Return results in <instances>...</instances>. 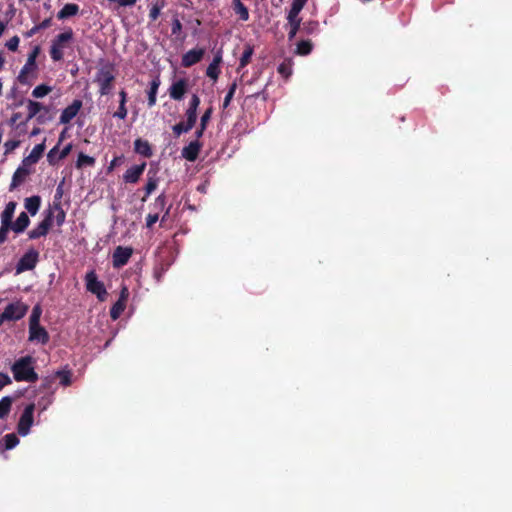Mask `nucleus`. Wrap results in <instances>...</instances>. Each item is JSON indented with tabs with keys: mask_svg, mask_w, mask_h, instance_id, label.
Here are the masks:
<instances>
[{
	"mask_svg": "<svg viewBox=\"0 0 512 512\" xmlns=\"http://www.w3.org/2000/svg\"><path fill=\"white\" fill-rule=\"evenodd\" d=\"M34 362V358L30 355L17 359L11 366L15 381L35 383L39 377L35 372Z\"/></svg>",
	"mask_w": 512,
	"mask_h": 512,
	"instance_id": "obj_1",
	"label": "nucleus"
},
{
	"mask_svg": "<svg viewBox=\"0 0 512 512\" xmlns=\"http://www.w3.org/2000/svg\"><path fill=\"white\" fill-rule=\"evenodd\" d=\"M74 40V33L71 28L58 34L50 46V56L53 61L58 62L64 58L65 51L71 47Z\"/></svg>",
	"mask_w": 512,
	"mask_h": 512,
	"instance_id": "obj_2",
	"label": "nucleus"
},
{
	"mask_svg": "<svg viewBox=\"0 0 512 512\" xmlns=\"http://www.w3.org/2000/svg\"><path fill=\"white\" fill-rule=\"evenodd\" d=\"M29 306L21 301H15L9 303L0 313V327L6 322H15L22 319L27 311Z\"/></svg>",
	"mask_w": 512,
	"mask_h": 512,
	"instance_id": "obj_3",
	"label": "nucleus"
},
{
	"mask_svg": "<svg viewBox=\"0 0 512 512\" xmlns=\"http://www.w3.org/2000/svg\"><path fill=\"white\" fill-rule=\"evenodd\" d=\"M114 80L115 76L109 67H103L97 72L95 82L99 87L100 95H108L112 91Z\"/></svg>",
	"mask_w": 512,
	"mask_h": 512,
	"instance_id": "obj_4",
	"label": "nucleus"
},
{
	"mask_svg": "<svg viewBox=\"0 0 512 512\" xmlns=\"http://www.w3.org/2000/svg\"><path fill=\"white\" fill-rule=\"evenodd\" d=\"M35 411V404L31 403L28 404L23 413L20 416L18 425H17V431L21 436H26L31 426L33 425V415Z\"/></svg>",
	"mask_w": 512,
	"mask_h": 512,
	"instance_id": "obj_5",
	"label": "nucleus"
},
{
	"mask_svg": "<svg viewBox=\"0 0 512 512\" xmlns=\"http://www.w3.org/2000/svg\"><path fill=\"white\" fill-rule=\"evenodd\" d=\"M302 9H303V7L299 6L298 4L292 3L291 9L287 16L288 25L290 27V31L288 33L289 40H292L296 36V34L299 30L300 23H301V18L299 17V13L301 12Z\"/></svg>",
	"mask_w": 512,
	"mask_h": 512,
	"instance_id": "obj_6",
	"label": "nucleus"
},
{
	"mask_svg": "<svg viewBox=\"0 0 512 512\" xmlns=\"http://www.w3.org/2000/svg\"><path fill=\"white\" fill-rule=\"evenodd\" d=\"M40 53V47L35 46L33 50L28 55L27 61L25 65L22 67L20 74H19V80L20 82H26L27 77L29 74L33 73L36 70V58Z\"/></svg>",
	"mask_w": 512,
	"mask_h": 512,
	"instance_id": "obj_7",
	"label": "nucleus"
},
{
	"mask_svg": "<svg viewBox=\"0 0 512 512\" xmlns=\"http://www.w3.org/2000/svg\"><path fill=\"white\" fill-rule=\"evenodd\" d=\"M189 87L188 80L181 78L173 81L169 88V95L173 100L180 101L183 99Z\"/></svg>",
	"mask_w": 512,
	"mask_h": 512,
	"instance_id": "obj_8",
	"label": "nucleus"
},
{
	"mask_svg": "<svg viewBox=\"0 0 512 512\" xmlns=\"http://www.w3.org/2000/svg\"><path fill=\"white\" fill-rule=\"evenodd\" d=\"M129 298V290H121L118 300L113 304L110 309V317L112 320H117L124 312Z\"/></svg>",
	"mask_w": 512,
	"mask_h": 512,
	"instance_id": "obj_9",
	"label": "nucleus"
},
{
	"mask_svg": "<svg viewBox=\"0 0 512 512\" xmlns=\"http://www.w3.org/2000/svg\"><path fill=\"white\" fill-rule=\"evenodd\" d=\"M49 339H50V337H49L47 330L40 324L29 326L28 340L30 342H38L41 344H47L49 342Z\"/></svg>",
	"mask_w": 512,
	"mask_h": 512,
	"instance_id": "obj_10",
	"label": "nucleus"
},
{
	"mask_svg": "<svg viewBox=\"0 0 512 512\" xmlns=\"http://www.w3.org/2000/svg\"><path fill=\"white\" fill-rule=\"evenodd\" d=\"M38 256V252L33 249L26 252L18 262V271L33 269L38 261Z\"/></svg>",
	"mask_w": 512,
	"mask_h": 512,
	"instance_id": "obj_11",
	"label": "nucleus"
},
{
	"mask_svg": "<svg viewBox=\"0 0 512 512\" xmlns=\"http://www.w3.org/2000/svg\"><path fill=\"white\" fill-rule=\"evenodd\" d=\"M82 107L81 100H74L69 106H67L61 113L59 121L61 124H68L78 114Z\"/></svg>",
	"mask_w": 512,
	"mask_h": 512,
	"instance_id": "obj_12",
	"label": "nucleus"
},
{
	"mask_svg": "<svg viewBox=\"0 0 512 512\" xmlns=\"http://www.w3.org/2000/svg\"><path fill=\"white\" fill-rule=\"evenodd\" d=\"M132 255V249L128 247H117L113 253V265L114 267L124 266Z\"/></svg>",
	"mask_w": 512,
	"mask_h": 512,
	"instance_id": "obj_13",
	"label": "nucleus"
},
{
	"mask_svg": "<svg viewBox=\"0 0 512 512\" xmlns=\"http://www.w3.org/2000/svg\"><path fill=\"white\" fill-rule=\"evenodd\" d=\"M165 207V196L159 195L154 203V208L157 210L154 213H149L146 217V227L151 229L153 225L159 220V211H162Z\"/></svg>",
	"mask_w": 512,
	"mask_h": 512,
	"instance_id": "obj_14",
	"label": "nucleus"
},
{
	"mask_svg": "<svg viewBox=\"0 0 512 512\" xmlns=\"http://www.w3.org/2000/svg\"><path fill=\"white\" fill-rule=\"evenodd\" d=\"M204 53L205 50L202 48L189 50L182 56V65L184 67H190L198 63L204 56Z\"/></svg>",
	"mask_w": 512,
	"mask_h": 512,
	"instance_id": "obj_15",
	"label": "nucleus"
},
{
	"mask_svg": "<svg viewBox=\"0 0 512 512\" xmlns=\"http://www.w3.org/2000/svg\"><path fill=\"white\" fill-rule=\"evenodd\" d=\"M51 216H45V218L29 232L30 239H37L45 236L51 228Z\"/></svg>",
	"mask_w": 512,
	"mask_h": 512,
	"instance_id": "obj_16",
	"label": "nucleus"
},
{
	"mask_svg": "<svg viewBox=\"0 0 512 512\" xmlns=\"http://www.w3.org/2000/svg\"><path fill=\"white\" fill-rule=\"evenodd\" d=\"M146 167V163H142L141 165H135L126 170L123 175V180L126 183H136L141 175L143 174Z\"/></svg>",
	"mask_w": 512,
	"mask_h": 512,
	"instance_id": "obj_17",
	"label": "nucleus"
},
{
	"mask_svg": "<svg viewBox=\"0 0 512 512\" xmlns=\"http://www.w3.org/2000/svg\"><path fill=\"white\" fill-rule=\"evenodd\" d=\"M46 216H51V225L55 222L56 225L61 226L65 222L66 214L62 209L60 203H54L48 210Z\"/></svg>",
	"mask_w": 512,
	"mask_h": 512,
	"instance_id": "obj_18",
	"label": "nucleus"
},
{
	"mask_svg": "<svg viewBox=\"0 0 512 512\" xmlns=\"http://www.w3.org/2000/svg\"><path fill=\"white\" fill-rule=\"evenodd\" d=\"M201 143L198 140L191 141L182 150V156L188 161H195L201 149Z\"/></svg>",
	"mask_w": 512,
	"mask_h": 512,
	"instance_id": "obj_19",
	"label": "nucleus"
},
{
	"mask_svg": "<svg viewBox=\"0 0 512 512\" xmlns=\"http://www.w3.org/2000/svg\"><path fill=\"white\" fill-rule=\"evenodd\" d=\"M222 62V54L221 51H218L214 56L212 62L209 64L206 70V75L213 79L217 80L220 74V63Z\"/></svg>",
	"mask_w": 512,
	"mask_h": 512,
	"instance_id": "obj_20",
	"label": "nucleus"
},
{
	"mask_svg": "<svg viewBox=\"0 0 512 512\" xmlns=\"http://www.w3.org/2000/svg\"><path fill=\"white\" fill-rule=\"evenodd\" d=\"M30 220L25 212H21L15 222H12V231L19 234L22 233L29 225Z\"/></svg>",
	"mask_w": 512,
	"mask_h": 512,
	"instance_id": "obj_21",
	"label": "nucleus"
},
{
	"mask_svg": "<svg viewBox=\"0 0 512 512\" xmlns=\"http://www.w3.org/2000/svg\"><path fill=\"white\" fill-rule=\"evenodd\" d=\"M19 443V438L14 433L6 434L3 440L0 441V453L11 450Z\"/></svg>",
	"mask_w": 512,
	"mask_h": 512,
	"instance_id": "obj_22",
	"label": "nucleus"
},
{
	"mask_svg": "<svg viewBox=\"0 0 512 512\" xmlns=\"http://www.w3.org/2000/svg\"><path fill=\"white\" fill-rule=\"evenodd\" d=\"M41 205V198L40 196H31L25 199L24 206L25 209L32 215H36L39 211Z\"/></svg>",
	"mask_w": 512,
	"mask_h": 512,
	"instance_id": "obj_23",
	"label": "nucleus"
},
{
	"mask_svg": "<svg viewBox=\"0 0 512 512\" xmlns=\"http://www.w3.org/2000/svg\"><path fill=\"white\" fill-rule=\"evenodd\" d=\"M159 179L156 176V172L149 171L147 174V184L145 186L146 194L143 197V201H146L147 197L157 188Z\"/></svg>",
	"mask_w": 512,
	"mask_h": 512,
	"instance_id": "obj_24",
	"label": "nucleus"
},
{
	"mask_svg": "<svg viewBox=\"0 0 512 512\" xmlns=\"http://www.w3.org/2000/svg\"><path fill=\"white\" fill-rule=\"evenodd\" d=\"M135 152L145 156L150 157L152 155V149L148 141L142 139H136L134 142Z\"/></svg>",
	"mask_w": 512,
	"mask_h": 512,
	"instance_id": "obj_25",
	"label": "nucleus"
},
{
	"mask_svg": "<svg viewBox=\"0 0 512 512\" xmlns=\"http://www.w3.org/2000/svg\"><path fill=\"white\" fill-rule=\"evenodd\" d=\"M160 86L159 78H155L150 82V87L148 91V106L153 107L157 101V93Z\"/></svg>",
	"mask_w": 512,
	"mask_h": 512,
	"instance_id": "obj_26",
	"label": "nucleus"
},
{
	"mask_svg": "<svg viewBox=\"0 0 512 512\" xmlns=\"http://www.w3.org/2000/svg\"><path fill=\"white\" fill-rule=\"evenodd\" d=\"M45 150V143H40L34 146L30 154L25 158V162L34 164L38 162Z\"/></svg>",
	"mask_w": 512,
	"mask_h": 512,
	"instance_id": "obj_27",
	"label": "nucleus"
},
{
	"mask_svg": "<svg viewBox=\"0 0 512 512\" xmlns=\"http://www.w3.org/2000/svg\"><path fill=\"white\" fill-rule=\"evenodd\" d=\"M73 373L70 369H62L55 372V377L59 379L60 384L64 387L72 384Z\"/></svg>",
	"mask_w": 512,
	"mask_h": 512,
	"instance_id": "obj_28",
	"label": "nucleus"
},
{
	"mask_svg": "<svg viewBox=\"0 0 512 512\" xmlns=\"http://www.w3.org/2000/svg\"><path fill=\"white\" fill-rule=\"evenodd\" d=\"M232 6H233L234 12L239 16L240 20L247 21L249 19L248 9L241 2V0H233Z\"/></svg>",
	"mask_w": 512,
	"mask_h": 512,
	"instance_id": "obj_29",
	"label": "nucleus"
},
{
	"mask_svg": "<svg viewBox=\"0 0 512 512\" xmlns=\"http://www.w3.org/2000/svg\"><path fill=\"white\" fill-rule=\"evenodd\" d=\"M79 6L73 3L65 4L64 7L58 12L59 19H65L74 16L78 13Z\"/></svg>",
	"mask_w": 512,
	"mask_h": 512,
	"instance_id": "obj_30",
	"label": "nucleus"
},
{
	"mask_svg": "<svg viewBox=\"0 0 512 512\" xmlns=\"http://www.w3.org/2000/svg\"><path fill=\"white\" fill-rule=\"evenodd\" d=\"M26 107H27V112H28V114H27L28 119H32V118L36 117L40 111L46 110V108L41 103L33 101V100H28Z\"/></svg>",
	"mask_w": 512,
	"mask_h": 512,
	"instance_id": "obj_31",
	"label": "nucleus"
},
{
	"mask_svg": "<svg viewBox=\"0 0 512 512\" xmlns=\"http://www.w3.org/2000/svg\"><path fill=\"white\" fill-rule=\"evenodd\" d=\"M95 164V159L91 156H88L84 153H79L78 155V159L76 161V167L78 169H82L83 167H86V166H94Z\"/></svg>",
	"mask_w": 512,
	"mask_h": 512,
	"instance_id": "obj_32",
	"label": "nucleus"
},
{
	"mask_svg": "<svg viewBox=\"0 0 512 512\" xmlns=\"http://www.w3.org/2000/svg\"><path fill=\"white\" fill-rule=\"evenodd\" d=\"M11 406H12V398L11 397L6 396L0 400V419L5 418L9 414V412L11 410Z\"/></svg>",
	"mask_w": 512,
	"mask_h": 512,
	"instance_id": "obj_33",
	"label": "nucleus"
},
{
	"mask_svg": "<svg viewBox=\"0 0 512 512\" xmlns=\"http://www.w3.org/2000/svg\"><path fill=\"white\" fill-rule=\"evenodd\" d=\"M25 174H26L25 170H23L21 168H18L15 171L13 178H12V182L10 184V190L15 189L23 182Z\"/></svg>",
	"mask_w": 512,
	"mask_h": 512,
	"instance_id": "obj_34",
	"label": "nucleus"
},
{
	"mask_svg": "<svg viewBox=\"0 0 512 512\" xmlns=\"http://www.w3.org/2000/svg\"><path fill=\"white\" fill-rule=\"evenodd\" d=\"M52 91V88L48 85L41 84L36 86L32 91L34 98H43Z\"/></svg>",
	"mask_w": 512,
	"mask_h": 512,
	"instance_id": "obj_35",
	"label": "nucleus"
},
{
	"mask_svg": "<svg viewBox=\"0 0 512 512\" xmlns=\"http://www.w3.org/2000/svg\"><path fill=\"white\" fill-rule=\"evenodd\" d=\"M42 314V309L40 305H35L32 309V313L29 318V326L40 324V317Z\"/></svg>",
	"mask_w": 512,
	"mask_h": 512,
	"instance_id": "obj_36",
	"label": "nucleus"
},
{
	"mask_svg": "<svg viewBox=\"0 0 512 512\" xmlns=\"http://www.w3.org/2000/svg\"><path fill=\"white\" fill-rule=\"evenodd\" d=\"M312 50V43L310 41H301L297 45L296 53L298 55H308Z\"/></svg>",
	"mask_w": 512,
	"mask_h": 512,
	"instance_id": "obj_37",
	"label": "nucleus"
},
{
	"mask_svg": "<svg viewBox=\"0 0 512 512\" xmlns=\"http://www.w3.org/2000/svg\"><path fill=\"white\" fill-rule=\"evenodd\" d=\"M278 72L282 76L288 78L292 74V61L286 60L283 63H281L278 67Z\"/></svg>",
	"mask_w": 512,
	"mask_h": 512,
	"instance_id": "obj_38",
	"label": "nucleus"
},
{
	"mask_svg": "<svg viewBox=\"0 0 512 512\" xmlns=\"http://www.w3.org/2000/svg\"><path fill=\"white\" fill-rule=\"evenodd\" d=\"M253 52V48L250 45L245 47V50L240 58V68L245 67L250 62Z\"/></svg>",
	"mask_w": 512,
	"mask_h": 512,
	"instance_id": "obj_39",
	"label": "nucleus"
},
{
	"mask_svg": "<svg viewBox=\"0 0 512 512\" xmlns=\"http://www.w3.org/2000/svg\"><path fill=\"white\" fill-rule=\"evenodd\" d=\"M192 128L193 127L189 126V124L187 122L186 123L180 122V123L174 125L172 129L176 136H180L182 133L188 132Z\"/></svg>",
	"mask_w": 512,
	"mask_h": 512,
	"instance_id": "obj_40",
	"label": "nucleus"
},
{
	"mask_svg": "<svg viewBox=\"0 0 512 512\" xmlns=\"http://www.w3.org/2000/svg\"><path fill=\"white\" fill-rule=\"evenodd\" d=\"M213 113V108L209 107L201 116L200 125L202 126V130H205Z\"/></svg>",
	"mask_w": 512,
	"mask_h": 512,
	"instance_id": "obj_41",
	"label": "nucleus"
},
{
	"mask_svg": "<svg viewBox=\"0 0 512 512\" xmlns=\"http://www.w3.org/2000/svg\"><path fill=\"white\" fill-rule=\"evenodd\" d=\"M185 116H186V122L189 124V126L194 127L195 123L197 121V111L187 108V110L185 112Z\"/></svg>",
	"mask_w": 512,
	"mask_h": 512,
	"instance_id": "obj_42",
	"label": "nucleus"
},
{
	"mask_svg": "<svg viewBox=\"0 0 512 512\" xmlns=\"http://www.w3.org/2000/svg\"><path fill=\"white\" fill-rule=\"evenodd\" d=\"M19 43V37L13 36L6 42L5 46L7 47L8 50L15 52L18 49Z\"/></svg>",
	"mask_w": 512,
	"mask_h": 512,
	"instance_id": "obj_43",
	"label": "nucleus"
},
{
	"mask_svg": "<svg viewBox=\"0 0 512 512\" xmlns=\"http://www.w3.org/2000/svg\"><path fill=\"white\" fill-rule=\"evenodd\" d=\"M128 110L126 108V104L119 103L118 110L113 114L115 118L124 120L127 117Z\"/></svg>",
	"mask_w": 512,
	"mask_h": 512,
	"instance_id": "obj_44",
	"label": "nucleus"
},
{
	"mask_svg": "<svg viewBox=\"0 0 512 512\" xmlns=\"http://www.w3.org/2000/svg\"><path fill=\"white\" fill-rule=\"evenodd\" d=\"M235 90H236V84L233 83L227 93V95L225 96L224 98V101H223V108H227L234 96V93H235Z\"/></svg>",
	"mask_w": 512,
	"mask_h": 512,
	"instance_id": "obj_45",
	"label": "nucleus"
},
{
	"mask_svg": "<svg viewBox=\"0 0 512 512\" xmlns=\"http://www.w3.org/2000/svg\"><path fill=\"white\" fill-rule=\"evenodd\" d=\"M13 216H14V214H12V213H10L8 211L3 210L2 213H1V216H0L1 224H4L5 226L6 225H10L11 226V224L13 222L12 221Z\"/></svg>",
	"mask_w": 512,
	"mask_h": 512,
	"instance_id": "obj_46",
	"label": "nucleus"
},
{
	"mask_svg": "<svg viewBox=\"0 0 512 512\" xmlns=\"http://www.w3.org/2000/svg\"><path fill=\"white\" fill-rule=\"evenodd\" d=\"M12 230L10 225L1 224L0 226V244L4 243L7 239L8 232Z\"/></svg>",
	"mask_w": 512,
	"mask_h": 512,
	"instance_id": "obj_47",
	"label": "nucleus"
},
{
	"mask_svg": "<svg viewBox=\"0 0 512 512\" xmlns=\"http://www.w3.org/2000/svg\"><path fill=\"white\" fill-rule=\"evenodd\" d=\"M200 105V98L197 94H193L191 96V99L189 101L188 109L196 110L198 109Z\"/></svg>",
	"mask_w": 512,
	"mask_h": 512,
	"instance_id": "obj_48",
	"label": "nucleus"
},
{
	"mask_svg": "<svg viewBox=\"0 0 512 512\" xmlns=\"http://www.w3.org/2000/svg\"><path fill=\"white\" fill-rule=\"evenodd\" d=\"M9 384H11V378L9 377V375L6 373L0 372V390Z\"/></svg>",
	"mask_w": 512,
	"mask_h": 512,
	"instance_id": "obj_49",
	"label": "nucleus"
},
{
	"mask_svg": "<svg viewBox=\"0 0 512 512\" xmlns=\"http://www.w3.org/2000/svg\"><path fill=\"white\" fill-rule=\"evenodd\" d=\"M91 292L95 293L98 300L103 302L108 297V290H90Z\"/></svg>",
	"mask_w": 512,
	"mask_h": 512,
	"instance_id": "obj_50",
	"label": "nucleus"
},
{
	"mask_svg": "<svg viewBox=\"0 0 512 512\" xmlns=\"http://www.w3.org/2000/svg\"><path fill=\"white\" fill-rule=\"evenodd\" d=\"M71 149H72V144H68L66 145L62 150L61 152L59 153V156H58V159H64L66 158L69 153L71 152Z\"/></svg>",
	"mask_w": 512,
	"mask_h": 512,
	"instance_id": "obj_51",
	"label": "nucleus"
},
{
	"mask_svg": "<svg viewBox=\"0 0 512 512\" xmlns=\"http://www.w3.org/2000/svg\"><path fill=\"white\" fill-rule=\"evenodd\" d=\"M87 279V288H95L94 282L96 280V275L93 272H90L86 276Z\"/></svg>",
	"mask_w": 512,
	"mask_h": 512,
	"instance_id": "obj_52",
	"label": "nucleus"
},
{
	"mask_svg": "<svg viewBox=\"0 0 512 512\" xmlns=\"http://www.w3.org/2000/svg\"><path fill=\"white\" fill-rule=\"evenodd\" d=\"M160 14V9L157 7V6H153L151 9H150V12H149V17L151 20H156L158 18Z\"/></svg>",
	"mask_w": 512,
	"mask_h": 512,
	"instance_id": "obj_53",
	"label": "nucleus"
},
{
	"mask_svg": "<svg viewBox=\"0 0 512 512\" xmlns=\"http://www.w3.org/2000/svg\"><path fill=\"white\" fill-rule=\"evenodd\" d=\"M16 206H17L16 202L10 201L6 204L4 210L14 214L15 210H16Z\"/></svg>",
	"mask_w": 512,
	"mask_h": 512,
	"instance_id": "obj_54",
	"label": "nucleus"
},
{
	"mask_svg": "<svg viewBox=\"0 0 512 512\" xmlns=\"http://www.w3.org/2000/svg\"><path fill=\"white\" fill-rule=\"evenodd\" d=\"M53 383V379L52 378H49V377H46L44 380H43V383L41 385V387L43 389H49L51 387Z\"/></svg>",
	"mask_w": 512,
	"mask_h": 512,
	"instance_id": "obj_55",
	"label": "nucleus"
},
{
	"mask_svg": "<svg viewBox=\"0 0 512 512\" xmlns=\"http://www.w3.org/2000/svg\"><path fill=\"white\" fill-rule=\"evenodd\" d=\"M56 153H57V147H54L53 149H51L48 153V160L50 163H53L54 162V159H55V156H56Z\"/></svg>",
	"mask_w": 512,
	"mask_h": 512,
	"instance_id": "obj_56",
	"label": "nucleus"
},
{
	"mask_svg": "<svg viewBox=\"0 0 512 512\" xmlns=\"http://www.w3.org/2000/svg\"><path fill=\"white\" fill-rule=\"evenodd\" d=\"M38 31H39V27L34 26V27H32L29 31H27V32L25 33V36H26L27 38H30V37H32L33 35H35Z\"/></svg>",
	"mask_w": 512,
	"mask_h": 512,
	"instance_id": "obj_57",
	"label": "nucleus"
},
{
	"mask_svg": "<svg viewBox=\"0 0 512 512\" xmlns=\"http://www.w3.org/2000/svg\"><path fill=\"white\" fill-rule=\"evenodd\" d=\"M119 97H120V102L119 103L126 104V102H127V93L125 92V90H121L119 92Z\"/></svg>",
	"mask_w": 512,
	"mask_h": 512,
	"instance_id": "obj_58",
	"label": "nucleus"
},
{
	"mask_svg": "<svg viewBox=\"0 0 512 512\" xmlns=\"http://www.w3.org/2000/svg\"><path fill=\"white\" fill-rule=\"evenodd\" d=\"M36 26L39 27V30L45 29L50 26V19H45L39 25H36Z\"/></svg>",
	"mask_w": 512,
	"mask_h": 512,
	"instance_id": "obj_59",
	"label": "nucleus"
},
{
	"mask_svg": "<svg viewBox=\"0 0 512 512\" xmlns=\"http://www.w3.org/2000/svg\"><path fill=\"white\" fill-rule=\"evenodd\" d=\"M307 0H293V4H298L299 6L301 7H304L305 4H306Z\"/></svg>",
	"mask_w": 512,
	"mask_h": 512,
	"instance_id": "obj_60",
	"label": "nucleus"
},
{
	"mask_svg": "<svg viewBox=\"0 0 512 512\" xmlns=\"http://www.w3.org/2000/svg\"><path fill=\"white\" fill-rule=\"evenodd\" d=\"M204 131H205V130H202V126L200 125L199 129H197V131L195 132L196 137H197V138L202 137V135H203Z\"/></svg>",
	"mask_w": 512,
	"mask_h": 512,
	"instance_id": "obj_61",
	"label": "nucleus"
},
{
	"mask_svg": "<svg viewBox=\"0 0 512 512\" xmlns=\"http://www.w3.org/2000/svg\"><path fill=\"white\" fill-rule=\"evenodd\" d=\"M5 63V59L3 57V53L0 51V71L3 69Z\"/></svg>",
	"mask_w": 512,
	"mask_h": 512,
	"instance_id": "obj_62",
	"label": "nucleus"
},
{
	"mask_svg": "<svg viewBox=\"0 0 512 512\" xmlns=\"http://www.w3.org/2000/svg\"><path fill=\"white\" fill-rule=\"evenodd\" d=\"M5 29H6V24L3 22H0V37L4 33Z\"/></svg>",
	"mask_w": 512,
	"mask_h": 512,
	"instance_id": "obj_63",
	"label": "nucleus"
},
{
	"mask_svg": "<svg viewBox=\"0 0 512 512\" xmlns=\"http://www.w3.org/2000/svg\"><path fill=\"white\" fill-rule=\"evenodd\" d=\"M39 132H40V129H39V128H35V129H33V130H32V132H31V136H35V135H37Z\"/></svg>",
	"mask_w": 512,
	"mask_h": 512,
	"instance_id": "obj_64",
	"label": "nucleus"
}]
</instances>
